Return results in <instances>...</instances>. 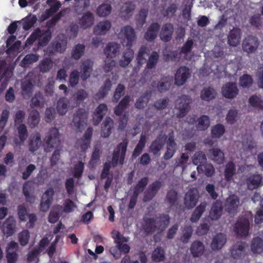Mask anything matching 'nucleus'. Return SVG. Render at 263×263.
I'll return each instance as SVG.
<instances>
[{"mask_svg": "<svg viewBox=\"0 0 263 263\" xmlns=\"http://www.w3.org/2000/svg\"><path fill=\"white\" fill-rule=\"evenodd\" d=\"M259 45L258 38L255 36L248 35L244 38L242 42V49L248 55L254 53Z\"/></svg>", "mask_w": 263, "mask_h": 263, "instance_id": "7", "label": "nucleus"}, {"mask_svg": "<svg viewBox=\"0 0 263 263\" xmlns=\"http://www.w3.org/2000/svg\"><path fill=\"white\" fill-rule=\"evenodd\" d=\"M176 151V143L174 141L173 134H170L166 142V151L163 156L165 160H169L173 157Z\"/></svg>", "mask_w": 263, "mask_h": 263, "instance_id": "26", "label": "nucleus"}, {"mask_svg": "<svg viewBox=\"0 0 263 263\" xmlns=\"http://www.w3.org/2000/svg\"><path fill=\"white\" fill-rule=\"evenodd\" d=\"M191 98L183 95L178 97L175 102V109L177 111L176 117L178 118L184 117L190 109Z\"/></svg>", "mask_w": 263, "mask_h": 263, "instance_id": "2", "label": "nucleus"}, {"mask_svg": "<svg viewBox=\"0 0 263 263\" xmlns=\"http://www.w3.org/2000/svg\"><path fill=\"white\" fill-rule=\"evenodd\" d=\"M236 168L235 164L233 162H228L225 166L224 176L226 179L229 181L235 174Z\"/></svg>", "mask_w": 263, "mask_h": 263, "instance_id": "54", "label": "nucleus"}, {"mask_svg": "<svg viewBox=\"0 0 263 263\" xmlns=\"http://www.w3.org/2000/svg\"><path fill=\"white\" fill-rule=\"evenodd\" d=\"M33 73H29L21 83L22 93L25 98H29L32 93L34 85L31 80Z\"/></svg>", "mask_w": 263, "mask_h": 263, "instance_id": "16", "label": "nucleus"}, {"mask_svg": "<svg viewBox=\"0 0 263 263\" xmlns=\"http://www.w3.org/2000/svg\"><path fill=\"white\" fill-rule=\"evenodd\" d=\"M53 66V62L50 58L43 59L38 66L40 71L42 73L48 72Z\"/></svg>", "mask_w": 263, "mask_h": 263, "instance_id": "46", "label": "nucleus"}, {"mask_svg": "<svg viewBox=\"0 0 263 263\" xmlns=\"http://www.w3.org/2000/svg\"><path fill=\"white\" fill-rule=\"evenodd\" d=\"M60 135L58 128H51L49 132V135L46 141L45 151L46 152H50L52 149L57 147L60 143Z\"/></svg>", "mask_w": 263, "mask_h": 263, "instance_id": "8", "label": "nucleus"}, {"mask_svg": "<svg viewBox=\"0 0 263 263\" xmlns=\"http://www.w3.org/2000/svg\"><path fill=\"white\" fill-rule=\"evenodd\" d=\"M40 121V115L39 112L36 109H32L29 112L27 118V124L29 127L33 128L36 127Z\"/></svg>", "mask_w": 263, "mask_h": 263, "instance_id": "39", "label": "nucleus"}, {"mask_svg": "<svg viewBox=\"0 0 263 263\" xmlns=\"http://www.w3.org/2000/svg\"><path fill=\"white\" fill-rule=\"evenodd\" d=\"M94 23V15L90 12L83 14L80 20V24L84 29L90 27Z\"/></svg>", "mask_w": 263, "mask_h": 263, "instance_id": "41", "label": "nucleus"}, {"mask_svg": "<svg viewBox=\"0 0 263 263\" xmlns=\"http://www.w3.org/2000/svg\"><path fill=\"white\" fill-rule=\"evenodd\" d=\"M262 182V177L259 174H254L249 176L246 180L248 188L253 190L258 187Z\"/></svg>", "mask_w": 263, "mask_h": 263, "instance_id": "33", "label": "nucleus"}, {"mask_svg": "<svg viewBox=\"0 0 263 263\" xmlns=\"http://www.w3.org/2000/svg\"><path fill=\"white\" fill-rule=\"evenodd\" d=\"M69 106V101L66 98H61L57 102V109L60 115H65L68 111Z\"/></svg>", "mask_w": 263, "mask_h": 263, "instance_id": "44", "label": "nucleus"}, {"mask_svg": "<svg viewBox=\"0 0 263 263\" xmlns=\"http://www.w3.org/2000/svg\"><path fill=\"white\" fill-rule=\"evenodd\" d=\"M241 30L238 28L234 27L231 29L227 36V43L229 46L236 47L240 42Z\"/></svg>", "mask_w": 263, "mask_h": 263, "instance_id": "20", "label": "nucleus"}, {"mask_svg": "<svg viewBox=\"0 0 263 263\" xmlns=\"http://www.w3.org/2000/svg\"><path fill=\"white\" fill-rule=\"evenodd\" d=\"M111 6L107 4H102L97 9V14L99 16L104 17L108 15L111 11Z\"/></svg>", "mask_w": 263, "mask_h": 263, "instance_id": "60", "label": "nucleus"}, {"mask_svg": "<svg viewBox=\"0 0 263 263\" xmlns=\"http://www.w3.org/2000/svg\"><path fill=\"white\" fill-rule=\"evenodd\" d=\"M193 234V229L190 226H185L182 231V235L180 238L181 241L184 243L188 242Z\"/></svg>", "mask_w": 263, "mask_h": 263, "instance_id": "62", "label": "nucleus"}, {"mask_svg": "<svg viewBox=\"0 0 263 263\" xmlns=\"http://www.w3.org/2000/svg\"><path fill=\"white\" fill-rule=\"evenodd\" d=\"M88 97L89 93L87 91L83 89H80L73 95L72 98L77 105H79Z\"/></svg>", "mask_w": 263, "mask_h": 263, "instance_id": "45", "label": "nucleus"}, {"mask_svg": "<svg viewBox=\"0 0 263 263\" xmlns=\"http://www.w3.org/2000/svg\"><path fill=\"white\" fill-rule=\"evenodd\" d=\"M238 89L236 84L233 82L226 83L221 88L222 95L227 99H233L238 93Z\"/></svg>", "mask_w": 263, "mask_h": 263, "instance_id": "17", "label": "nucleus"}, {"mask_svg": "<svg viewBox=\"0 0 263 263\" xmlns=\"http://www.w3.org/2000/svg\"><path fill=\"white\" fill-rule=\"evenodd\" d=\"M207 155L209 158L218 164L222 163L224 160L223 152L218 148L209 149Z\"/></svg>", "mask_w": 263, "mask_h": 263, "instance_id": "25", "label": "nucleus"}, {"mask_svg": "<svg viewBox=\"0 0 263 263\" xmlns=\"http://www.w3.org/2000/svg\"><path fill=\"white\" fill-rule=\"evenodd\" d=\"M93 61L89 59L83 60L80 63L81 78L85 81L90 77L93 70Z\"/></svg>", "mask_w": 263, "mask_h": 263, "instance_id": "14", "label": "nucleus"}, {"mask_svg": "<svg viewBox=\"0 0 263 263\" xmlns=\"http://www.w3.org/2000/svg\"><path fill=\"white\" fill-rule=\"evenodd\" d=\"M227 240V236L222 233L215 235L212 240L211 248L213 251L220 250L226 244Z\"/></svg>", "mask_w": 263, "mask_h": 263, "instance_id": "23", "label": "nucleus"}, {"mask_svg": "<svg viewBox=\"0 0 263 263\" xmlns=\"http://www.w3.org/2000/svg\"><path fill=\"white\" fill-rule=\"evenodd\" d=\"M160 27V26L158 23H152L144 34V39L149 42L154 41L157 36Z\"/></svg>", "mask_w": 263, "mask_h": 263, "instance_id": "30", "label": "nucleus"}, {"mask_svg": "<svg viewBox=\"0 0 263 263\" xmlns=\"http://www.w3.org/2000/svg\"><path fill=\"white\" fill-rule=\"evenodd\" d=\"M199 197V193L196 188L190 189L185 193L184 198V204L187 209H193L196 205Z\"/></svg>", "mask_w": 263, "mask_h": 263, "instance_id": "10", "label": "nucleus"}, {"mask_svg": "<svg viewBox=\"0 0 263 263\" xmlns=\"http://www.w3.org/2000/svg\"><path fill=\"white\" fill-rule=\"evenodd\" d=\"M45 103V99L41 92L35 93L30 101V107L31 108L44 107Z\"/></svg>", "mask_w": 263, "mask_h": 263, "instance_id": "42", "label": "nucleus"}, {"mask_svg": "<svg viewBox=\"0 0 263 263\" xmlns=\"http://www.w3.org/2000/svg\"><path fill=\"white\" fill-rule=\"evenodd\" d=\"M121 48L120 44L115 42H109L104 49V53L107 58H114L119 54Z\"/></svg>", "mask_w": 263, "mask_h": 263, "instance_id": "22", "label": "nucleus"}, {"mask_svg": "<svg viewBox=\"0 0 263 263\" xmlns=\"http://www.w3.org/2000/svg\"><path fill=\"white\" fill-rule=\"evenodd\" d=\"M247 245L245 242H238L234 245L231 249L232 257L234 258L240 257L243 254Z\"/></svg>", "mask_w": 263, "mask_h": 263, "instance_id": "34", "label": "nucleus"}, {"mask_svg": "<svg viewBox=\"0 0 263 263\" xmlns=\"http://www.w3.org/2000/svg\"><path fill=\"white\" fill-rule=\"evenodd\" d=\"M190 76L191 72L189 68L185 66L180 67L175 75V84L179 86L183 85Z\"/></svg>", "mask_w": 263, "mask_h": 263, "instance_id": "15", "label": "nucleus"}, {"mask_svg": "<svg viewBox=\"0 0 263 263\" xmlns=\"http://www.w3.org/2000/svg\"><path fill=\"white\" fill-rule=\"evenodd\" d=\"M206 157L202 151L196 152L192 157L193 163L198 166H201L206 163Z\"/></svg>", "mask_w": 263, "mask_h": 263, "instance_id": "50", "label": "nucleus"}, {"mask_svg": "<svg viewBox=\"0 0 263 263\" xmlns=\"http://www.w3.org/2000/svg\"><path fill=\"white\" fill-rule=\"evenodd\" d=\"M190 251L193 257H200L204 253V246L203 243L200 241H195L190 247Z\"/></svg>", "mask_w": 263, "mask_h": 263, "instance_id": "40", "label": "nucleus"}, {"mask_svg": "<svg viewBox=\"0 0 263 263\" xmlns=\"http://www.w3.org/2000/svg\"><path fill=\"white\" fill-rule=\"evenodd\" d=\"M114 120L109 117L105 118L101 127V135L104 138H107L111 134V130L114 127Z\"/></svg>", "mask_w": 263, "mask_h": 263, "instance_id": "37", "label": "nucleus"}, {"mask_svg": "<svg viewBox=\"0 0 263 263\" xmlns=\"http://www.w3.org/2000/svg\"><path fill=\"white\" fill-rule=\"evenodd\" d=\"M37 18L35 15L29 14L27 16L18 22L22 24L23 28L24 30H27L33 26Z\"/></svg>", "mask_w": 263, "mask_h": 263, "instance_id": "48", "label": "nucleus"}, {"mask_svg": "<svg viewBox=\"0 0 263 263\" xmlns=\"http://www.w3.org/2000/svg\"><path fill=\"white\" fill-rule=\"evenodd\" d=\"M178 200V193L176 191L171 189L166 194L165 201L171 206L174 205Z\"/></svg>", "mask_w": 263, "mask_h": 263, "instance_id": "56", "label": "nucleus"}, {"mask_svg": "<svg viewBox=\"0 0 263 263\" xmlns=\"http://www.w3.org/2000/svg\"><path fill=\"white\" fill-rule=\"evenodd\" d=\"M148 182V178L147 177H143L138 182L134 187V194L135 196H138L140 193L143 191L145 187L147 185Z\"/></svg>", "mask_w": 263, "mask_h": 263, "instance_id": "59", "label": "nucleus"}, {"mask_svg": "<svg viewBox=\"0 0 263 263\" xmlns=\"http://www.w3.org/2000/svg\"><path fill=\"white\" fill-rule=\"evenodd\" d=\"M170 218L168 215H162L154 218L158 233L163 231L170 223Z\"/></svg>", "mask_w": 263, "mask_h": 263, "instance_id": "31", "label": "nucleus"}, {"mask_svg": "<svg viewBox=\"0 0 263 263\" xmlns=\"http://www.w3.org/2000/svg\"><path fill=\"white\" fill-rule=\"evenodd\" d=\"M251 251L253 253L259 254L263 251V240L259 237L253 239L251 245Z\"/></svg>", "mask_w": 263, "mask_h": 263, "instance_id": "51", "label": "nucleus"}, {"mask_svg": "<svg viewBox=\"0 0 263 263\" xmlns=\"http://www.w3.org/2000/svg\"><path fill=\"white\" fill-rule=\"evenodd\" d=\"M17 129L20 140L16 139L14 141L17 145H23L28 136L27 127L24 124H20L17 127Z\"/></svg>", "mask_w": 263, "mask_h": 263, "instance_id": "38", "label": "nucleus"}, {"mask_svg": "<svg viewBox=\"0 0 263 263\" xmlns=\"http://www.w3.org/2000/svg\"><path fill=\"white\" fill-rule=\"evenodd\" d=\"M209 126L210 120L208 116L203 115L198 119L196 127L198 130H205L208 129Z\"/></svg>", "mask_w": 263, "mask_h": 263, "instance_id": "57", "label": "nucleus"}, {"mask_svg": "<svg viewBox=\"0 0 263 263\" xmlns=\"http://www.w3.org/2000/svg\"><path fill=\"white\" fill-rule=\"evenodd\" d=\"M152 258L154 261L156 262L163 261L165 258L164 249L161 247H157L153 251Z\"/></svg>", "mask_w": 263, "mask_h": 263, "instance_id": "58", "label": "nucleus"}, {"mask_svg": "<svg viewBox=\"0 0 263 263\" xmlns=\"http://www.w3.org/2000/svg\"><path fill=\"white\" fill-rule=\"evenodd\" d=\"M144 222L142 224V229L146 235H151L157 231L154 218H144Z\"/></svg>", "mask_w": 263, "mask_h": 263, "instance_id": "32", "label": "nucleus"}, {"mask_svg": "<svg viewBox=\"0 0 263 263\" xmlns=\"http://www.w3.org/2000/svg\"><path fill=\"white\" fill-rule=\"evenodd\" d=\"M148 14V9L147 8L141 9L135 15V22L137 29H141L146 23V18Z\"/></svg>", "mask_w": 263, "mask_h": 263, "instance_id": "36", "label": "nucleus"}, {"mask_svg": "<svg viewBox=\"0 0 263 263\" xmlns=\"http://www.w3.org/2000/svg\"><path fill=\"white\" fill-rule=\"evenodd\" d=\"M128 143V140L124 139L114 149L112 158V165L114 167L116 166L118 162L121 165L124 163Z\"/></svg>", "mask_w": 263, "mask_h": 263, "instance_id": "4", "label": "nucleus"}, {"mask_svg": "<svg viewBox=\"0 0 263 263\" xmlns=\"http://www.w3.org/2000/svg\"><path fill=\"white\" fill-rule=\"evenodd\" d=\"M159 58V54L157 52H152L151 55L149 57L148 60L147 61V68L148 69H152L154 68L158 62Z\"/></svg>", "mask_w": 263, "mask_h": 263, "instance_id": "64", "label": "nucleus"}, {"mask_svg": "<svg viewBox=\"0 0 263 263\" xmlns=\"http://www.w3.org/2000/svg\"><path fill=\"white\" fill-rule=\"evenodd\" d=\"M172 79L170 77L162 78L157 85V89L160 92H165L169 89L172 84Z\"/></svg>", "mask_w": 263, "mask_h": 263, "instance_id": "52", "label": "nucleus"}, {"mask_svg": "<svg viewBox=\"0 0 263 263\" xmlns=\"http://www.w3.org/2000/svg\"><path fill=\"white\" fill-rule=\"evenodd\" d=\"M162 182L160 181H156L149 184L144 192L143 201L145 202L152 200L162 186Z\"/></svg>", "mask_w": 263, "mask_h": 263, "instance_id": "12", "label": "nucleus"}, {"mask_svg": "<svg viewBox=\"0 0 263 263\" xmlns=\"http://www.w3.org/2000/svg\"><path fill=\"white\" fill-rule=\"evenodd\" d=\"M216 95L215 90L211 87L204 88L200 93V97L202 100L209 101L214 99Z\"/></svg>", "mask_w": 263, "mask_h": 263, "instance_id": "53", "label": "nucleus"}, {"mask_svg": "<svg viewBox=\"0 0 263 263\" xmlns=\"http://www.w3.org/2000/svg\"><path fill=\"white\" fill-rule=\"evenodd\" d=\"M40 253L39 249H37V247L34 248L27 254L26 256L27 261L28 262H37L39 260V256Z\"/></svg>", "mask_w": 263, "mask_h": 263, "instance_id": "63", "label": "nucleus"}, {"mask_svg": "<svg viewBox=\"0 0 263 263\" xmlns=\"http://www.w3.org/2000/svg\"><path fill=\"white\" fill-rule=\"evenodd\" d=\"M41 143L42 141L40 133L36 132L31 134L28 142L29 151L32 153L37 151L41 145Z\"/></svg>", "mask_w": 263, "mask_h": 263, "instance_id": "24", "label": "nucleus"}, {"mask_svg": "<svg viewBox=\"0 0 263 263\" xmlns=\"http://www.w3.org/2000/svg\"><path fill=\"white\" fill-rule=\"evenodd\" d=\"M197 169L199 172L201 171L208 177H212L215 173V168L211 163H206L201 166H197Z\"/></svg>", "mask_w": 263, "mask_h": 263, "instance_id": "55", "label": "nucleus"}, {"mask_svg": "<svg viewBox=\"0 0 263 263\" xmlns=\"http://www.w3.org/2000/svg\"><path fill=\"white\" fill-rule=\"evenodd\" d=\"M54 191L52 187H49L42 195L40 203V210L43 212H47L53 201Z\"/></svg>", "mask_w": 263, "mask_h": 263, "instance_id": "13", "label": "nucleus"}, {"mask_svg": "<svg viewBox=\"0 0 263 263\" xmlns=\"http://www.w3.org/2000/svg\"><path fill=\"white\" fill-rule=\"evenodd\" d=\"M133 58V52L132 50L128 49L124 53L122 59L119 61V64L122 67H126Z\"/></svg>", "mask_w": 263, "mask_h": 263, "instance_id": "61", "label": "nucleus"}, {"mask_svg": "<svg viewBox=\"0 0 263 263\" xmlns=\"http://www.w3.org/2000/svg\"><path fill=\"white\" fill-rule=\"evenodd\" d=\"M174 31V25L171 23H166L162 25L160 29L159 37L164 42H169L172 39Z\"/></svg>", "mask_w": 263, "mask_h": 263, "instance_id": "19", "label": "nucleus"}, {"mask_svg": "<svg viewBox=\"0 0 263 263\" xmlns=\"http://www.w3.org/2000/svg\"><path fill=\"white\" fill-rule=\"evenodd\" d=\"M249 229V221L245 217L238 218L233 226V230L235 234L241 237L248 236Z\"/></svg>", "mask_w": 263, "mask_h": 263, "instance_id": "9", "label": "nucleus"}, {"mask_svg": "<svg viewBox=\"0 0 263 263\" xmlns=\"http://www.w3.org/2000/svg\"><path fill=\"white\" fill-rule=\"evenodd\" d=\"M240 205L239 198L235 194H232L226 199L224 209L230 215L233 216L238 213Z\"/></svg>", "mask_w": 263, "mask_h": 263, "instance_id": "6", "label": "nucleus"}, {"mask_svg": "<svg viewBox=\"0 0 263 263\" xmlns=\"http://www.w3.org/2000/svg\"><path fill=\"white\" fill-rule=\"evenodd\" d=\"M85 45L83 44H78L74 46L70 52V57L76 61L80 60L85 54Z\"/></svg>", "mask_w": 263, "mask_h": 263, "instance_id": "35", "label": "nucleus"}, {"mask_svg": "<svg viewBox=\"0 0 263 263\" xmlns=\"http://www.w3.org/2000/svg\"><path fill=\"white\" fill-rule=\"evenodd\" d=\"M67 38L63 34L57 35L48 47V52L50 54L56 53H63L67 49Z\"/></svg>", "mask_w": 263, "mask_h": 263, "instance_id": "3", "label": "nucleus"}, {"mask_svg": "<svg viewBox=\"0 0 263 263\" xmlns=\"http://www.w3.org/2000/svg\"><path fill=\"white\" fill-rule=\"evenodd\" d=\"M16 222L14 218L10 216L7 218L3 224V232L6 237H9L16 232Z\"/></svg>", "mask_w": 263, "mask_h": 263, "instance_id": "21", "label": "nucleus"}, {"mask_svg": "<svg viewBox=\"0 0 263 263\" xmlns=\"http://www.w3.org/2000/svg\"><path fill=\"white\" fill-rule=\"evenodd\" d=\"M88 112L84 108H80L73 115L71 123L72 128L77 132L81 133L87 125Z\"/></svg>", "mask_w": 263, "mask_h": 263, "instance_id": "1", "label": "nucleus"}, {"mask_svg": "<svg viewBox=\"0 0 263 263\" xmlns=\"http://www.w3.org/2000/svg\"><path fill=\"white\" fill-rule=\"evenodd\" d=\"M51 39V32L49 31H43L38 29L33 32L27 40L25 43L26 46L32 44L36 40L38 41V44L43 46L46 45Z\"/></svg>", "mask_w": 263, "mask_h": 263, "instance_id": "5", "label": "nucleus"}, {"mask_svg": "<svg viewBox=\"0 0 263 263\" xmlns=\"http://www.w3.org/2000/svg\"><path fill=\"white\" fill-rule=\"evenodd\" d=\"M112 84L109 79L106 80L103 85L101 87L99 91L97 93L96 96L99 99L104 98L110 90Z\"/></svg>", "mask_w": 263, "mask_h": 263, "instance_id": "49", "label": "nucleus"}, {"mask_svg": "<svg viewBox=\"0 0 263 263\" xmlns=\"http://www.w3.org/2000/svg\"><path fill=\"white\" fill-rule=\"evenodd\" d=\"M222 203L220 200H216L212 205L209 217L213 220H216L220 218L222 213Z\"/></svg>", "mask_w": 263, "mask_h": 263, "instance_id": "27", "label": "nucleus"}, {"mask_svg": "<svg viewBox=\"0 0 263 263\" xmlns=\"http://www.w3.org/2000/svg\"><path fill=\"white\" fill-rule=\"evenodd\" d=\"M135 9L136 5L134 3L126 2L121 6L119 16L122 20L127 21L133 15Z\"/></svg>", "mask_w": 263, "mask_h": 263, "instance_id": "18", "label": "nucleus"}, {"mask_svg": "<svg viewBox=\"0 0 263 263\" xmlns=\"http://www.w3.org/2000/svg\"><path fill=\"white\" fill-rule=\"evenodd\" d=\"M165 142L164 136L160 135L149 146V152L154 155H159V152L163 148Z\"/></svg>", "mask_w": 263, "mask_h": 263, "instance_id": "28", "label": "nucleus"}, {"mask_svg": "<svg viewBox=\"0 0 263 263\" xmlns=\"http://www.w3.org/2000/svg\"><path fill=\"white\" fill-rule=\"evenodd\" d=\"M111 26V22L106 20L100 22L93 28V32L96 35H103L108 31Z\"/></svg>", "mask_w": 263, "mask_h": 263, "instance_id": "29", "label": "nucleus"}, {"mask_svg": "<svg viewBox=\"0 0 263 263\" xmlns=\"http://www.w3.org/2000/svg\"><path fill=\"white\" fill-rule=\"evenodd\" d=\"M207 204L205 202H201L194 210L191 215L190 220L192 222H197L205 211Z\"/></svg>", "mask_w": 263, "mask_h": 263, "instance_id": "47", "label": "nucleus"}, {"mask_svg": "<svg viewBox=\"0 0 263 263\" xmlns=\"http://www.w3.org/2000/svg\"><path fill=\"white\" fill-rule=\"evenodd\" d=\"M63 214V206L61 205L54 206L51 210L48 216V221L51 223L56 222Z\"/></svg>", "mask_w": 263, "mask_h": 263, "instance_id": "43", "label": "nucleus"}, {"mask_svg": "<svg viewBox=\"0 0 263 263\" xmlns=\"http://www.w3.org/2000/svg\"><path fill=\"white\" fill-rule=\"evenodd\" d=\"M119 35L127 40V45L130 47L136 42L137 35L134 29L129 25H126L121 28Z\"/></svg>", "mask_w": 263, "mask_h": 263, "instance_id": "11", "label": "nucleus"}]
</instances>
